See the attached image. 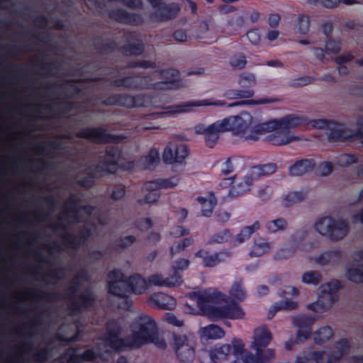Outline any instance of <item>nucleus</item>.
I'll use <instances>...</instances> for the list:
<instances>
[{
  "instance_id": "obj_41",
  "label": "nucleus",
  "mask_w": 363,
  "mask_h": 363,
  "mask_svg": "<svg viewBox=\"0 0 363 363\" xmlns=\"http://www.w3.org/2000/svg\"><path fill=\"white\" fill-rule=\"evenodd\" d=\"M235 359L230 363H255L254 354L246 350L244 344V350L241 354H234Z\"/></svg>"
},
{
  "instance_id": "obj_51",
  "label": "nucleus",
  "mask_w": 363,
  "mask_h": 363,
  "mask_svg": "<svg viewBox=\"0 0 363 363\" xmlns=\"http://www.w3.org/2000/svg\"><path fill=\"white\" fill-rule=\"evenodd\" d=\"M160 182L161 189H174L179 184V179L178 177H173L168 179H160Z\"/></svg>"
},
{
  "instance_id": "obj_2",
  "label": "nucleus",
  "mask_w": 363,
  "mask_h": 363,
  "mask_svg": "<svg viewBox=\"0 0 363 363\" xmlns=\"http://www.w3.org/2000/svg\"><path fill=\"white\" fill-rule=\"evenodd\" d=\"M315 228L320 235L335 241L343 238L349 230L345 220L329 216L319 219L315 224Z\"/></svg>"
},
{
  "instance_id": "obj_30",
  "label": "nucleus",
  "mask_w": 363,
  "mask_h": 363,
  "mask_svg": "<svg viewBox=\"0 0 363 363\" xmlns=\"http://www.w3.org/2000/svg\"><path fill=\"white\" fill-rule=\"evenodd\" d=\"M229 296L233 301H242L247 296V292L241 281H235L229 290Z\"/></svg>"
},
{
  "instance_id": "obj_10",
  "label": "nucleus",
  "mask_w": 363,
  "mask_h": 363,
  "mask_svg": "<svg viewBox=\"0 0 363 363\" xmlns=\"http://www.w3.org/2000/svg\"><path fill=\"white\" fill-rule=\"evenodd\" d=\"M194 129L196 133L205 135L206 143L210 147H213L216 143L220 133L228 131L223 120L218 121L207 127L203 124H199Z\"/></svg>"
},
{
  "instance_id": "obj_1",
  "label": "nucleus",
  "mask_w": 363,
  "mask_h": 363,
  "mask_svg": "<svg viewBox=\"0 0 363 363\" xmlns=\"http://www.w3.org/2000/svg\"><path fill=\"white\" fill-rule=\"evenodd\" d=\"M156 329L157 325L154 320L147 315L142 314L137 317L131 324L130 334L125 341L119 338L121 328L118 323H110L106 341L114 349L137 348L150 343L155 337Z\"/></svg>"
},
{
  "instance_id": "obj_20",
  "label": "nucleus",
  "mask_w": 363,
  "mask_h": 363,
  "mask_svg": "<svg viewBox=\"0 0 363 363\" xmlns=\"http://www.w3.org/2000/svg\"><path fill=\"white\" fill-rule=\"evenodd\" d=\"M341 258L340 252L338 250L326 251L315 258L314 261L320 266L332 265L337 263Z\"/></svg>"
},
{
  "instance_id": "obj_43",
  "label": "nucleus",
  "mask_w": 363,
  "mask_h": 363,
  "mask_svg": "<svg viewBox=\"0 0 363 363\" xmlns=\"http://www.w3.org/2000/svg\"><path fill=\"white\" fill-rule=\"evenodd\" d=\"M301 240V236L298 233L293 235L291 239L289 240L288 245L286 247V248L281 250V252H284L285 250H286L288 251V253L286 255H282L281 256L284 257L291 256L294 252L295 249Z\"/></svg>"
},
{
  "instance_id": "obj_27",
  "label": "nucleus",
  "mask_w": 363,
  "mask_h": 363,
  "mask_svg": "<svg viewBox=\"0 0 363 363\" xmlns=\"http://www.w3.org/2000/svg\"><path fill=\"white\" fill-rule=\"evenodd\" d=\"M279 128L291 131L303 123V119L295 115H288L278 120Z\"/></svg>"
},
{
  "instance_id": "obj_56",
  "label": "nucleus",
  "mask_w": 363,
  "mask_h": 363,
  "mask_svg": "<svg viewBox=\"0 0 363 363\" xmlns=\"http://www.w3.org/2000/svg\"><path fill=\"white\" fill-rule=\"evenodd\" d=\"M333 170V165L330 162H323L318 167V173L322 176L329 174Z\"/></svg>"
},
{
  "instance_id": "obj_9",
  "label": "nucleus",
  "mask_w": 363,
  "mask_h": 363,
  "mask_svg": "<svg viewBox=\"0 0 363 363\" xmlns=\"http://www.w3.org/2000/svg\"><path fill=\"white\" fill-rule=\"evenodd\" d=\"M189 155L187 146L180 141L169 143L164 148L162 158L167 164H182Z\"/></svg>"
},
{
  "instance_id": "obj_23",
  "label": "nucleus",
  "mask_w": 363,
  "mask_h": 363,
  "mask_svg": "<svg viewBox=\"0 0 363 363\" xmlns=\"http://www.w3.org/2000/svg\"><path fill=\"white\" fill-rule=\"evenodd\" d=\"M151 299L158 307L163 309H172L176 306L175 299L164 294H154Z\"/></svg>"
},
{
  "instance_id": "obj_53",
  "label": "nucleus",
  "mask_w": 363,
  "mask_h": 363,
  "mask_svg": "<svg viewBox=\"0 0 363 363\" xmlns=\"http://www.w3.org/2000/svg\"><path fill=\"white\" fill-rule=\"evenodd\" d=\"M230 237V232L228 230H225L213 235L211 238V242L222 243L228 241Z\"/></svg>"
},
{
  "instance_id": "obj_7",
  "label": "nucleus",
  "mask_w": 363,
  "mask_h": 363,
  "mask_svg": "<svg viewBox=\"0 0 363 363\" xmlns=\"http://www.w3.org/2000/svg\"><path fill=\"white\" fill-rule=\"evenodd\" d=\"M223 121L228 131L231 130L237 134H242L245 138L246 134L250 133V130H247L253 123L254 118L251 113L245 111L238 116L225 118Z\"/></svg>"
},
{
  "instance_id": "obj_46",
  "label": "nucleus",
  "mask_w": 363,
  "mask_h": 363,
  "mask_svg": "<svg viewBox=\"0 0 363 363\" xmlns=\"http://www.w3.org/2000/svg\"><path fill=\"white\" fill-rule=\"evenodd\" d=\"M306 194L303 191L291 192L285 197L284 202L286 206H291L296 202L302 201Z\"/></svg>"
},
{
  "instance_id": "obj_38",
  "label": "nucleus",
  "mask_w": 363,
  "mask_h": 363,
  "mask_svg": "<svg viewBox=\"0 0 363 363\" xmlns=\"http://www.w3.org/2000/svg\"><path fill=\"white\" fill-rule=\"evenodd\" d=\"M121 85L130 88H145L147 86L146 79L142 77H128L123 79Z\"/></svg>"
},
{
  "instance_id": "obj_11",
  "label": "nucleus",
  "mask_w": 363,
  "mask_h": 363,
  "mask_svg": "<svg viewBox=\"0 0 363 363\" xmlns=\"http://www.w3.org/2000/svg\"><path fill=\"white\" fill-rule=\"evenodd\" d=\"M189 296L196 301L198 306L201 310L207 315V311L213 307H218V305L215 304V301L220 297L225 298L224 294L220 293L211 291V290L193 292L189 294Z\"/></svg>"
},
{
  "instance_id": "obj_45",
  "label": "nucleus",
  "mask_w": 363,
  "mask_h": 363,
  "mask_svg": "<svg viewBox=\"0 0 363 363\" xmlns=\"http://www.w3.org/2000/svg\"><path fill=\"white\" fill-rule=\"evenodd\" d=\"M287 227V223L284 219L279 218L269 221L267 223V228L271 233L279 230H284Z\"/></svg>"
},
{
  "instance_id": "obj_61",
  "label": "nucleus",
  "mask_w": 363,
  "mask_h": 363,
  "mask_svg": "<svg viewBox=\"0 0 363 363\" xmlns=\"http://www.w3.org/2000/svg\"><path fill=\"white\" fill-rule=\"evenodd\" d=\"M281 21V16L278 13H272L269 16L268 23L272 28L277 27Z\"/></svg>"
},
{
  "instance_id": "obj_18",
  "label": "nucleus",
  "mask_w": 363,
  "mask_h": 363,
  "mask_svg": "<svg viewBox=\"0 0 363 363\" xmlns=\"http://www.w3.org/2000/svg\"><path fill=\"white\" fill-rule=\"evenodd\" d=\"M199 333L201 338L204 340L220 339L225 335V331L220 327L214 324L201 328Z\"/></svg>"
},
{
  "instance_id": "obj_62",
  "label": "nucleus",
  "mask_w": 363,
  "mask_h": 363,
  "mask_svg": "<svg viewBox=\"0 0 363 363\" xmlns=\"http://www.w3.org/2000/svg\"><path fill=\"white\" fill-rule=\"evenodd\" d=\"M189 265V261L186 259H181L176 262L175 265L173 267L174 271L177 269L184 270Z\"/></svg>"
},
{
  "instance_id": "obj_47",
  "label": "nucleus",
  "mask_w": 363,
  "mask_h": 363,
  "mask_svg": "<svg viewBox=\"0 0 363 363\" xmlns=\"http://www.w3.org/2000/svg\"><path fill=\"white\" fill-rule=\"evenodd\" d=\"M191 243L192 240L191 238H184L180 240L176 245L171 247L170 253L172 256L184 250L186 247L191 245Z\"/></svg>"
},
{
  "instance_id": "obj_39",
  "label": "nucleus",
  "mask_w": 363,
  "mask_h": 363,
  "mask_svg": "<svg viewBox=\"0 0 363 363\" xmlns=\"http://www.w3.org/2000/svg\"><path fill=\"white\" fill-rule=\"evenodd\" d=\"M322 280V275L318 271H308L302 275V281L306 284H318Z\"/></svg>"
},
{
  "instance_id": "obj_59",
  "label": "nucleus",
  "mask_w": 363,
  "mask_h": 363,
  "mask_svg": "<svg viewBox=\"0 0 363 363\" xmlns=\"http://www.w3.org/2000/svg\"><path fill=\"white\" fill-rule=\"evenodd\" d=\"M330 121L324 119L313 120L311 122V125L315 128L318 129H328L329 126Z\"/></svg>"
},
{
  "instance_id": "obj_4",
  "label": "nucleus",
  "mask_w": 363,
  "mask_h": 363,
  "mask_svg": "<svg viewBox=\"0 0 363 363\" xmlns=\"http://www.w3.org/2000/svg\"><path fill=\"white\" fill-rule=\"evenodd\" d=\"M348 350L346 340L337 342L330 350H312V363H340L341 358Z\"/></svg>"
},
{
  "instance_id": "obj_44",
  "label": "nucleus",
  "mask_w": 363,
  "mask_h": 363,
  "mask_svg": "<svg viewBox=\"0 0 363 363\" xmlns=\"http://www.w3.org/2000/svg\"><path fill=\"white\" fill-rule=\"evenodd\" d=\"M298 304L296 302L291 301H285L283 302H281L280 303H276L273 306L272 308L269 311L270 316H269V318H271L274 316L276 311L278 310H282V309H286V310H291L294 309L297 307Z\"/></svg>"
},
{
  "instance_id": "obj_6",
  "label": "nucleus",
  "mask_w": 363,
  "mask_h": 363,
  "mask_svg": "<svg viewBox=\"0 0 363 363\" xmlns=\"http://www.w3.org/2000/svg\"><path fill=\"white\" fill-rule=\"evenodd\" d=\"M195 342L185 335L174 336V349L181 363H193L195 356Z\"/></svg>"
},
{
  "instance_id": "obj_33",
  "label": "nucleus",
  "mask_w": 363,
  "mask_h": 363,
  "mask_svg": "<svg viewBox=\"0 0 363 363\" xmlns=\"http://www.w3.org/2000/svg\"><path fill=\"white\" fill-rule=\"evenodd\" d=\"M346 276L353 282H363V265L351 266L347 269Z\"/></svg>"
},
{
  "instance_id": "obj_48",
  "label": "nucleus",
  "mask_w": 363,
  "mask_h": 363,
  "mask_svg": "<svg viewBox=\"0 0 363 363\" xmlns=\"http://www.w3.org/2000/svg\"><path fill=\"white\" fill-rule=\"evenodd\" d=\"M199 38H215V32L213 28H210L207 23H202L199 26Z\"/></svg>"
},
{
  "instance_id": "obj_14",
  "label": "nucleus",
  "mask_w": 363,
  "mask_h": 363,
  "mask_svg": "<svg viewBox=\"0 0 363 363\" xmlns=\"http://www.w3.org/2000/svg\"><path fill=\"white\" fill-rule=\"evenodd\" d=\"M294 323L298 327L297 342H303L310 337L311 326L314 323L313 318L306 315H297L294 318Z\"/></svg>"
},
{
  "instance_id": "obj_25",
  "label": "nucleus",
  "mask_w": 363,
  "mask_h": 363,
  "mask_svg": "<svg viewBox=\"0 0 363 363\" xmlns=\"http://www.w3.org/2000/svg\"><path fill=\"white\" fill-rule=\"evenodd\" d=\"M127 284L128 290L135 294H142L147 289V282L139 275L130 277Z\"/></svg>"
},
{
  "instance_id": "obj_17",
  "label": "nucleus",
  "mask_w": 363,
  "mask_h": 363,
  "mask_svg": "<svg viewBox=\"0 0 363 363\" xmlns=\"http://www.w3.org/2000/svg\"><path fill=\"white\" fill-rule=\"evenodd\" d=\"M296 140L291 131L277 128L274 133L267 136V140L274 145H284Z\"/></svg>"
},
{
  "instance_id": "obj_42",
  "label": "nucleus",
  "mask_w": 363,
  "mask_h": 363,
  "mask_svg": "<svg viewBox=\"0 0 363 363\" xmlns=\"http://www.w3.org/2000/svg\"><path fill=\"white\" fill-rule=\"evenodd\" d=\"M85 137L99 143L109 141V137L104 132L98 129L88 130L85 133Z\"/></svg>"
},
{
  "instance_id": "obj_19",
  "label": "nucleus",
  "mask_w": 363,
  "mask_h": 363,
  "mask_svg": "<svg viewBox=\"0 0 363 363\" xmlns=\"http://www.w3.org/2000/svg\"><path fill=\"white\" fill-rule=\"evenodd\" d=\"M315 167L313 160L305 159L297 161L289 168V173L292 176H301L311 172Z\"/></svg>"
},
{
  "instance_id": "obj_22",
  "label": "nucleus",
  "mask_w": 363,
  "mask_h": 363,
  "mask_svg": "<svg viewBox=\"0 0 363 363\" xmlns=\"http://www.w3.org/2000/svg\"><path fill=\"white\" fill-rule=\"evenodd\" d=\"M108 335V327L107 328V333L103 340L102 343L99 346L98 350L99 352L96 354L92 350H86L82 354V358L84 360H94L96 359L97 356L103 357V359H105V357H104V354L101 353V350H104L105 352H110L111 350H117L118 349H114L111 347V345L106 341V337Z\"/></svg>"
},
{
  "instance_id": "obj_13",
  "label": "nucleus",
  "mask_w": 363,
  "mask_h": 363,
  "mask_svg": "<svg viewBox=\"0 0 363 363\" xmlns=\"http://www.w3.org/2000/svg\"><path fill=\"white\" fill-rule=\"evenodd\" d=\"M108 291L117 296H123L128 291L127 281L120 271H112L108 277Z\"/></svg>"
},
{
  "instance_id": "obj_31",
  "label": "nucleus",
  "mask_w": 363,
  "mask_h": 363,
  "mask_svg": "<svg viewBox=\"0 0 363 363\" xmlns=\"http://www.w3.org/2000/svg\"><path fill=\"white\" fill-rule=\"evenodd\" d=\"M333 335V330L328 326H324L315 332L313 339L315 343L323 344L329 341Z\"/></svg>"
},
{
  "instance_id": "obj_15",
  "label": "nucleus",
  "mask_w": 363,
  "mask_h": 363,
  "mask_svg": "<svg viewBox=\"0 0 363 363\" xmlns=\"http://www.w3.org/2000/svg\"><path fill=\"white\" fill-rule=\"evenodd\" d=\"M279 128L278 120H271L265 123H262L250 130V133L245 135V140H257L259 136L274 132Z\"/></svg>"
},
{
  "instance_id": "obj_16",
  "label": "nucleus",
  "mask_w": 363,
  "mask_h": 363,
  "mask_svg": "<svg viewBox=\"0 0 363 363\" xmlns=\"http://www.w3.org/2000/svg\"><path fill=\"white\" fill-rule=\"evenodd\" d=\"M272 339V335L269 330L265 326H259L255 329L253 340L250 344V347H266Z\"/></svg>"
},
{
  "instance_id": "obj_64",
  "label": "nucleus",
  "mask_w": 363,
  "mask_h": 363,
  "mask_svg": "<svg viewBox=\"0 0 363 363\" xmlns=\"http://www.w3.org/2000/svg\"><path fill=\"white\" fill-rule=\"evenodd\" d=\"M247 38L252 44H257L259 42L260 36L257 31L250 30L247 33Z\"/></svg>"
},
{
  "instance_id": "obj_60",
  "label": "nucleus",
  "mask_w": 363,
  "mask_h": 363,
  "mask_svg": "<svg viewBox=\"0 0 363 363\" xmlns=\"http://www.w3.org/2000/svg\"><path fill=\"white\" fill-rule=\"evenodd\" d=\"M144 188L148 191H158V190L161 189L160 179L157 181L147 182L145 184Z\"/></svg>"
},
{
  "instance_id": "obj_54",
  "label": "nucleus",
  "mask_w": 363,
  "mask_h": 363,
  "mask_svg": "<svg viewBox=\"0 0 363 363\" xmlns=\"http://www.w3.org/2000/svg\"><path fill=\"white\" fill-rule=\"evenodd\" d=\"M118 154L116 153L112 156L108 155L106 162L108 163L106 166V171L108 172H114L116 170V163L118 162Z\"/></svg>"
},
{
  "instance_id": "obj_36",
  "label": "nucleus",
  "mask_w": 363,
  "mask_h": 363,
  "mask_svg": "<svg viewBox=\"0 0 363 363\" xmlns=\"http://www.w3.org/2000/svg\"><path fill=\"white\" fill-rule=\"evenodd\" d=\"M257 83L256 76L250 72H242L238 75V84L242 88H247L250 85H255Z\"/></svg>"
},
{
  "instance_id": "obj_57",
  "label": "nucleus",
  "mask_w": 363,
  "mask_h": 363,
  "mask_svg": "<svg viewBox=\"0 0 363 363\" xmlns=\"http://www.w3.org/2000/svg\"><path fill=\"white\" fill-rule=\"evenodd\" d=\"M163 319L165 322L169 324H171L174 326H182L183 320L178 319L174 314L172 313H166V315L163 317Z\"/></svg>"
},
{
  "instance_id": "obj_21",
  "label": "nucleus",
  "mask_w": 363,
  "mask_h": 363,
  "mask_svg": "<svg viewBox=\"0 0 363 363\" xmlns=\"http://www.w3.org/2000/svg\"><path fill=\"white\" fill-rule=\"evenodd\" d=\"M197 200L201 205L203 215L205 216H210L217 203L214 194L207 193L202 196L198 197Z\"/></svg>"
},
{
  "instance_id": "obj_8",
  "label": "nucleus",
  "mask_w": 363,
  "mask_h": 363,
  "mask_svg": "<svg viewBox=\"0 0 363 363\" xmlns=\"http://www.w3.org/2000/svg\"><path fill=\"white\" fill-rule=\"evenodd\" d=\"M224 105L225 103L223 101L220 100H213L211 99L191 101L166 107L164 108V111L162 112V113L167 115H175L179 113L190 112L193 111L195 107L210 106H223Z\"/></svg>"
},
{
  "instance_id": "obj_50",
  "label": "nucleus",
  "mask_w": 363,
  "mask_h": 363,
  "mask_svg": "<svg viewBox=\"0 0 363 363\" xmlns=\"http://www.w3.org/2000/svg\"><path fill=\"white\" fill-rule=\"evenodd\" d=\"M165 282L167 287L178 286L182 283V277L177 271H174L172 276L165 278Z\"/></svg>"
},
{
  "instance_id": "obj_58",
  "label": "nucleus",
  "mask_w": 363,
  "mask_h": 363,
  "mask_svg": "<svg viewBox=\"0 0 363 363\" xmlns=\"http://www.w3.org/2000/svg\"><path fill=\"white\" fill-rule=\"evenodd\" d=\"M255 95L253 89L238 90L235 92L234 99H248Z\"/></svg>"
},
{
  "instance_id": "obj_26",
  "label": "nucleus",
  "mask_w": 363,
  "mask_h": 363,
  "mask_svg": "<svg viewBox=\"0 0 363 363\" xmlns=\"http://www.w3.org/2000/svg\"><path fill=\"white\" fill-rule=\"evenodd\" d=\"M272 248V244L263 238L255 240L250 251V255L259 257L269 252Z\"/></svg>"
},
{
  "instance_id": "obj_24",
  "label": "nucleus",
  "mask_w": 363,
  "mask_h": 363,
  "mask_svg": "<svg viewBox=\"0 0 363 363\" xmlns=\"http://www.w3.org/2000/svg\"><path fill=\"white\" fill-rule=\"evenodd\" d=\"M255 354H254L255 363H267L274 358V350L272 348L258 347L252 349Z\"/></svg>"
},
{
  "instance_id": "obj_29",
  "label": "nucleus",
  "mask_w": 363,
  "mask_h": 363,
  "mask_svg": "<svg viewBox=\"0 0 363 363\" xmlns=\"http://www.w3.org/2000/svg\"><path fill=\"white\" fill-rule=\"evenodd\" d=\"M328 136L333 140H340L346 136L345 128L341 124L333 121H330L328 128L327 129Z\"/></svg>"
},
{
  "instance_id": "obj_49",
  "label": "nucleus",
  "mask_w": 363,
  "mask_h": 363,
  "mask_svg": "<svg viewBox=\"0 0 363 363\" xmlns=\"http://www.w3.org/2000/svg\"><path fill=\"white\" fill-rule=\"evenodd\" d=\"M148 286H166L165 278L161 274H155L148 277Z\"/></svg>"
},
{
  "instance_id": "obj_35",
  "label": "nucleus",
  "mask_w": 363,
  "mask_h": 363,
  "mask_svg": "<svg viewBox=\"0 0 363 363\" xmlns=\"http://www.w3.org/2000/svg\"><path fill=\"white\" fill-rule=\"evenodd\" d=\"M310 27L309 17L300 15L294 24V30L299 34H306L308 32Z\"/></svg>"
},
{
  "instance_id": "obj_37",
  "label": "nucleus",
  "mask_w": 363,
  "mask_h": 363,
  "mask_svg": "<svg viewBox=\"0 0 363 363\" xmlns=\"http://www.w3.org/2000/svg\"><path fill=\"white\" fill-rule=\"evenodd\" d=\"M280 101V99L277 97H262L260 99H258L257 100H250L247 102H235L233 104H230L228 105V106H235L241 104H252V105H263V104H275Z\"/></svg>"
},
{
  "instance_id": "obj_3",
  "label": "nucleus",
  "mask_w": 363,
  "mask_h": 363,
  "mask_svg": "<svg viewBox=\"0 0 363 363\" xmlns=\"http://www.w3.org/2000/svg\"><path fill=\"white\" fill-rule=\"evenodd\" d=\"M243 350L244 342L240 338L235 337L232 339L230 343L222 344L212 348L209 353L211 361L208 360L206 352H203L199 358L202 363H216V360H226L230 354H241Z\"/></svg>"
},
{
  "instance_id": "obj_28",
  "label": "nucleus",
  "mask_w": 363,
  "mask_h": 363,
  "mask_svg": "<svg viewBox=\"0 0 363 363\" xmlns=\"http://www.w3.org/2000/svg\"><path fill=\"white\" fill-rule=\"evenodd\" d=\"M259 223L256 221L252 225L245 227L238 234L236 235L233 240V243L237 245L246 241L250 238L252 233L259 228Z\"/></svg>"
},
{
  "instance_id": "obj_5",
  "label": "nucleus",
  "mask_w": 363,
  "mask_h": 363,
  "mask_svg": "<svg viewBox=\"0 0 363 363\" xmlns=\"http://www.w3.org/2000/svg\"><path fill=\"white\" fill-rule=\"evenodd\" d=\"M337 289L336 282H328L321 285L320 294L315 303H310L307 308L316 313H321L329 309L335 300V292Z\"/></svg>"
},
{
  "instance_id": "obj_40",
  "label": "nucleus",
  "mask_w": 363,
  "mask_h": 363,
  "mask_svg": "<svg viewBox=\"0 0 363 363\" xmlns=\"http://www.w3.org/2000/svg\"><path fill=\"white\" fill-rule=\"evenodd\" d=\"M159 152L156 150H151L148 155L143 159V164L145 168L151 169L159 162Z\"/></svg>"
},
{
  "instance_id": "obj_52",
  "label": "nucleus",
  "mask_w": 363,
  "mask_h": 363,
  "mask_svg": "<svg viewBox=\"0 0 363 363\" xmlns=\"http://www.w3.org/2000/svg\"><path fill=\"white\" fill-rule=\"evenodd\" d=\"M311 356L312 350H305L296 356L294 363H312Z\"/></svg>"
},
{
  "instance_id": "obj_63",
  "label": "nucleus",
  "mask_w": 363,
  "mask_h": 363,
  "mask_svg": "<svg viewBox=\"0 0 363 363\" xmlns=\"http://www.w3.org/2000/svg\"><path fill=\"white\" fill-rule=\"evenodd\" d=\"M339 164L342 166H347L354 162V158L348 155H342L338 159Z\"/></svg>"
},
{
  "instance_id": "obj_32",
  "label": "nucleus",
  "mask_w": 363,
  "mask_h": 363,
  "mask_svg": "<svg viewBox=\"0 0 363 363\" xmlns=\"http://www.w3.org/2000/svg\"><path fill=\"white\" fill-rule=\"evenodd\" d=\"M228 63L234 70L243 69L247 64V57L240 52L235 53L230 57Z\"/></svg>"
},
{
  "instance_id": "obj_34",
  "label": "nucleus",
  "mask_w": 363,
  "mask_h": 363,
  "mask_svg": "<svg viewBox=\"0 0 363 363\" xmlns=\"http://www.w3.org/2000/svg\"><path fill=\"white\" fill-rule=\"evenodd\" d=\"M195 255L203 258L204 265L208 267H214L221 261L218 254L208 255L205 250H199Z\"/></svg>"
},
{
  "instance_id": "obj_55",
  "label": "nucleus",
  "mask_w": 363,
  "mask_h": 363,
  "mask_svg": "<svg viewBox=\"0 0 363 363\" xmlns=\"http://www.w3.org/2000/svg\"><path fill=\"white\" fill-rule=\"evenodd\" d=\"M160 198V194L158 191H149L143 199H140L139 202L140 203H152L156 202Z\"/></svg>"
},
{
  "instance_id": "obj_12",
  "label": "nucleus",
  "mask_w": 363,
  "mask_h": 363,
  "mask_svg": "<svg viewBox=\"0 0 363 363\" xmlns=\"http://www.w3.org/2000/svg\"><path fill=\"white\" fill-rule=\"evenodd\" d=\"M207 315L212 318L242 319L245 313L239 305L219 306L207 311Z\"/></svg>"
}]
</instances>
